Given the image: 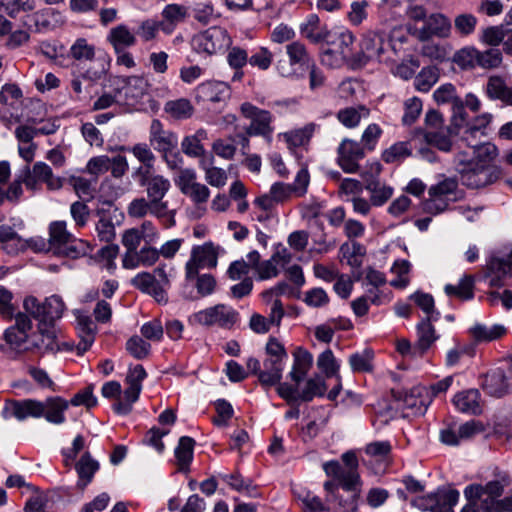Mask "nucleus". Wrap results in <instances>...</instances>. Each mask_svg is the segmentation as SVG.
<instances>
[{"mask_svg": "<svg viewBox=\"0 0 512 512\" xmlns=\"http://www.w3.org/2000/svg\"><path fill=\"white\" fill-rule=\"evenodd\" d=\"M131 283L140 291L153 296L158 303L167 302V294L158 285L156 275H152L149 272H141L131 280Z\"/></svg>", "mask_w": 512, "mask_h": 512, "instance_id": "nucleus-28", "label": "nucleus"}, {"mask_svg": "<svg viewBox=\"0 0 512 512\" xmlns=\"http://www.w3.org/2000/svg\"><path fill=\"white\" fill-rule=\"evenodd\" d=\"M208 138L207 131L205 129H198L195 134L185 136L181 142L182 152L193 158H198L204 155L205 148L202 141Z\"/></svg>", "mask_w": 512, "mask_h": 512, "instance_id": "nucleus-39", "label": "nucleus"}, {"mask_svg": "<svg viewBox=\"0 0 512 512\" xmlns=\"http://www.w3.org/2000/svg\"><path fill=\"white\" fill-rule=\"evenodd\" d=\"M38 182H44L48 189L58 190L63 186V180L53 175L52 169L44 162H36L32 169H24L23 183L28 189H37Z\"/></svg>", "mask_w": 512, "mask_h": 512, "instance_id": "nucleus-16", "label": "nucleus"}, {"mask_svg": "<svg viewBox=\"0 0 512 512\" xmlns=\"http://www.w3.org/2000/svg\"><path fill=\"white\" fill-rule=\"evenodd\" d=\"M42 401L35 399L10 400L5 409L18 420H24L27 417L40 418L43 416Z\"/></svg>", "mask_w": 512, "mask_h": 512, "instance_id": "nucleus-27", "label": "nucleus"}, {"mask_svg": "<svg viewBox=\"0 0 512 512\" xmlns=\"http://www.w3.org/2000/svg\"><path fill=\"white\" fill-rule=\"evenodd\" d=\"M315 123H309L300 129H296L283 134L289 148L306 145L316 130Z\"/></svg>", "mask_w": 512, "mask_h": 512, "instance_id": "nucleus-50", "label": "nucleus"}, {"mask_svg": "<svg viewBox=\"0 0 512 512\" xmlns=\"http://www.w3.org/2000/svg\"><path fill=\"white\" fill-rule=\"evenodd\" d=\"M412 155V147L408 141L396 142L382 152L385 163H400Z\"/></svg>", "mask_w": 512, "mask_h": 512, "instance_id": "nucleus-44", "label": "nucleus"}, {"mask_svg": "<svg viewBox=\"0 0 512 512\" xmlns=\"http://www.w3.org/2000/svg\"><path fill=\"white\" fill-rule=\"evenodd\" d=\"M229 97V87L220 81H207L195 89V98L198 102H224Z\"/></svg>", "mask_w": 512, "mask_h": 512, "instance_id": "nucleus-26", "label": "nucleus"}, {"mask_svg": "<svg viewBox=\"0 0 512 512\" xmlns=\"http://www.w3.org/2000/svg\"><path fill=\"white\" fill-rule=\"evenodd\" d=\"M31 348L41 354L56 353L62 348L71 349L68 343L59 344L54 325L39 323L37 331L30 338Z\"/></svg>", "mask_w": 512, "mask_h": 512, "instance_id": "nucleus-18", "label": "nucleus"}, {"mask_svg": "<svg viewBox=\"0 0 512 512\" xmlns=\"http://www.w3.org/2000/svg\"><path fill=\"white\" fill-rule=\"evenodd\" d=\"M511 483L508 475H502L499 479L489 481L485 485L472 484L465 488L464 495L467 499H479L483 512H512V493L503 499L504 488Z\"/></svg>", "mask_w": 512, "mask_h": 512, "instance_id": "nucleus-1", "label": "nucleus"}, {"mask_svg": "<svg viewBox=\"0 0 512 512\" xmlns=\"http://www.w3.org/2000/svg\"><path fill=\"white\" fill-rule=\"evenodd\" d=\"M386 45L389 43L384 33L367 32L362 37L360 51L354 55L353 61L358 65H365L371 60L381 61Z\"/></svg>", "mask_w": 512, "mask_h": 512, "instance_id": "nucleus-14", "label": "nucleus"}, {"mask_svg": "<svg viewBox=\"0 0 512 512\" xmlns=\"http://www.w3.org/2000/svg\"><path fill=\"white\" fill-rule=\"evenodd\" d=\"M324 488L329 494L327 501L335 512H356L360 486L338 487L335 482L327 481Z\"/></svg>", "mask_w": 512, "mask_h": 512, "instance_id": "nucleus-11", "label": "nucleus"}, {"mask_svg": "<svg viewBox=\"0 0 512 512\" xmlns=\"http://www.w3.org/2000/svg\"><path fill=\"white\" fill-rule=\"evenodd\" d=\"M454 135H458V133L448 125L434 131L426 132L420 137L423 138V141L427 145L433 146L442 152H450L453 146L451 137Z\"/></svg>", "mask_w": 512, "mask_h": 512, "instance_id": "nucleus-29", "label": "nucleus"}, {"mask_svg": "<svg viewBox=\"0 0 512 512\" xmlns=\"http://www.w3.org/2000/svg\"><path fill=\"white\" fill-rule=\"evenodd\" d=\"M128 151L142 164L133 171L132 177L154 169L156 156L147 143H137Z\"/></svg>", "mask_w": 512, "mask_h": 512, "instance_id": "nucleus-37", "label": "nucleus"}, {"mask_svg": "<svg viewBox=\"0 0 512 512\" xmlns=\"http://www.w3.org/2000/svg\"><path fill=\"white\" fill-rule=\"evenodd\" d=\"M458 181L455 178H445L429 188V198L424 203L425 211L438 214L445 211L451 195H455Z\"/></svg>", "mask_w": 512, "mask_h": 512, "instance_id": "nucleus-13", "label": "nucleus"}, {"mask_svg": "<svg viewBox=\"0 0 512 512\" xmlns=\"http://www.w3.org/2000/svg\"><path fill=\"white\" fill-rule=\"evenodd\" d=\"M472 150V157L468 160H474V164H481L484 167H491L490 162L495 158L497 154V148L495 145L489 142H480L477 146L470 148Z\"/></svg>", "mask_w": 512, "mask_h": 512, "instance_id": "nucleus-51", "label": "nucleus"}, {"mask_svg": "<svg viewBox=\"0 0 512 512\" xmlns=\"http://www.w3.org/2000/svg\"><path fill=\"white\" fill-rule=\"evenodd\" d=\"M73 235L67 230L65 221H55L49 226V243L56 249H60L72 239Z\"/></svg>", "mask_w": 512, "mask_h": 512, "instance_id": "nucleus-53", "label": "nucleus"}, {"mask_svg": "<svg viewBox=\"0 0 512 512\" xmlns=\"http://www.w3.org/2000/svg\"><path fill=\"white\" fill-rule=\"evenodd\" d=\"M325 41L328 47L321 53V62L323 65L330 68H338L348 60L353 61L355 54L352 52V46L355 38L350 31L345 30L330 34V37Z\"/></svg>", "mask_w": 512, "mask_h": 512, "instance_id": "nucleus-3", "label": "nucleus"}, {"mask_svg": "<svg viewBox=\"0 0 512 512\" xmlns=\"http://www.w3.org/2000/svg\"><path fill=\"white\" fill-rule=\"evenodd\" d=\"M326 389L325 381L321 377L310 378L307 380L298 398L302 401L309 402L316 396H323Z\"/></svg>", "mask_w": 512, "mask_h": 512, "instance_id": "nucleus-56", "label": "nucleus"}, {"mask_svg": "<svg viewBox=\"0 0 512 512\" xmlns=\"http://www.w3.org/2000/svg\"><path fill=\"white\" fill-rule=\"evenodd\" d=\"M43 416L45 419L53 424H62L65 422L64 412L69 407V402L62 397L55 396L49 397L42 402Z\"/></svg>", "mask_w": 512, "mask_h": 512, "instance_id": "nucleus-34", "label": "nucleus"}, {"mask_svg": "<svg viewBox=\"0 0 512 512\" xmlns=\"http://www.w3.org/2000/svg\"><path fill=\"white\" fill-rule=\"evenodd\" d=\"M506 331V328L500 324H495L492 326L476 324L470 330L473 338L477 342H490L497 340L505 335Z\"/></svg>", "mask_w": 512, "mask_h": 512, "instance_id": "nucleus-46", "label": "nucleus"}, {"mask_svg": "<svg viewBox=\"0 0 512 512\" xmlns=\"http://www.w3.org/2000/svg\"><path fill=\"white\" fill-rule=\"evenodd\" d=\"M164 111L175 120H184L193 115L194 107L188 99L179 98L166 102Z\"/></svg>", "mask_w": 512, "mask_h": 512, "instance_id": "nucleus-45", "label": "nucleus"}, {"mask_svg": "<svg viewBox=\"0 0 512 512\" xmlns=\"http://www.w3.org/2000/svg\"><path fill=\"white\" fill-rule=\"evenodd\" d=\"M465 108L466 107L462 98H460L455 102V104L451 106L452 116L449 126H451L452 129H454L458 134L460 133V130L464 128V126L469 124L468 114Z\"/></svg>", "mask_w": 512, "mask_h": 512, "instance_id": "nucleus-62", "label": "nucleus"}, {"mask_svg": "<svg viewBox=\"0 0 512 512\" xmlns=\"http://www.w3.org/2000/svg\"><path fill=\"white\" fill-rule=\"evenodd\" d=\"M300 33L312 43H319L330 37L326 26L321 25L316 14H310L305 22L300 25Z\"/></svg>", "mask_w": 512, "mask_h": 512, "instance_id": "nucleus-32", "label": "nucleus"}, {"mask_svg": "<svg viewBox=\"0 0 512 512\" xmlns=\"http://www.w3.org/2000/svg\"><path fill=\"white\" fill-rule=\"evenodd\" d=\"M510 87L507 86L506 81L499 75H492L488 78L485 93L491 100H500L506 102Z\"/></svg>", "mask_w": 512, "mask_h": 512, "instance_id": "nucleus-49", "label": "nucleus"}, {"mask_svg": "<svg viewBox=\"0 0 512 512\" xmlns=\"http://www.w3.org/2000/svg\"><path fill=\"white\" fill-rule=\"evenodd\" d=\"M284 362L266 358L263 361V369L260 373V384L265 387L274 386L282 379Z\"/></svg>", "mask_w": 512, "mask_h": 512, "instance_id": "nucleus-38", "label": "nucleus"}, {"mask_svg": "<svg viewBox=\"0 0 512 512\" xmlns=\"http://www.w3.org/2000/svg\"><path fill=\"white\" fill-rule=\"evenodd\" d=\"M194 317L201 325L231 327L237 321L238 313L229 306L218 304L214 307L199 311Z\"/></svg>", "mask_w": 512, "mask_h": 512, "instance_id": "nucleus-19", "label": "nucleus"}, {"mask_svg": "<svg viewBox=\"0 0 512 512\" xmlns=\"http://www.w3.org/2000/svg\"><path fill=\"white\" fill-rule=\"evenodd\" d=\"M126 350L136 359L148 357L151 345L138 335H134L126 342Z\"/></svg>", "mask_w": 512, "mask_h": 512, "instance_id": "nucleus-61", "label": "nucleus"}, {"mask_svg": "<svg viewBox=\"0 0 512 512\" xmlns=\"http://www.w3.org/2000/svg\"><path fill=\"white\" fill-rule=\"evenodd\" d=\"M196 178L193 169H185L181 170L175 182L179 190L196 205L200 211L198 216H201L210 197V190L206 185L197 182Z\"/></svg>", "mask_w": 512, "mask_h": 512, "instance_id": "nucleus-9", "label": "nucleus"}, {"mask_svg": "<svg viewBox=\"0 0 512 512\" xmlns=\"http://www.w3.org/2000/svg\"><path fill=\"white\" fill-rule=\"evenodd\" d=\"M149 141L161 156L176 150L178 145L177 135L170 130L164 129L163 124L158 119H154L151 122Z\"/></svg>", "mask_w": 512, "mask_h": 512, "instance_id": "nucleus-22", "label": "nucleus"}, {"mask_svg": "<svg viewBox=\"0 0 512 512\" xmlns=\"http://www.w3.org/2000/svg\"><path fill=\"white\" fill-rule=\"evenodd\" d=\"M69 54L77 61H91L95 57V47L85 38H78L70 47Z\"/></svg>", "mask_w": 512, "mask_h": 512, "instance_id": "nucleus-58", "label": "nucleus"}, {"mask_svg": "<svg viewBox=\"0 0 512 512\" xmlns=\"http://www.w3.org/2000/svg\"><path fill=\"white\" fill-rule=\"evenodd\" d=\"M467 156L466 152H459L456 156L457 171L464 186L479 189L497 180L498 173L495 168L474 164V160H468Z\"/></svg>", "mask_w": 512, "mask_h": 512, "instance_id": "nucleus-2", "label": "nucleus"}, {"mask_svg": "<svg viewBox=\"0 0 512 512\" xmlns=\"http://www.w3.org/2000/svg\"><path fill=\"white\" fill-rule=\"evenodd\" d=\"M369 115V109L365 106L348 107L341 109L337 113L338 120L348 128L356 127L362 118H367Z\"/></svg>", "mask_w": 512, "mask_h": 512, "instance_id": "nucleus-52", "label": "nucleus"}, {"mask_svg": "<svg viewBox=\"0 0 512 512\" xmlns=\"http://www.w3.org/2000/svg\"><path fill=\"white\" fill-rule=\"evenodd\" d=\"M13 318L15 324L5 330L4 339L11 348L17 349L27 342L32 322L29 316L22 312H17Z\"/></svg>", "mask_w": 512, "mask_h": 512, "instance_id": "nucleus-24", "label": "nucleus"}, {"mask_svg": "<svg viewBox=\"0 0 512 512\" xmlns=\"http://www.w3.org/2000/svg\"><path fill=\"white\" fill-rule=\"evenodd\" d=\"M511 386L506 372L501 368L488 371L482 380V389L490 396L500 398L504 396Z\"/></svg>", "mask_w": 512, "mask_h": 512, "instance_id": "nucleus-25", "label": "nucleus"}, {"mask_svg": "<svg viewBox=\"0 0 512 512\" xmlns=\"http://www.w3.org/2000/svg\"><path fill=\"white\" fill-rule=\"evenodd\" d=\"M436 500L430 512H454L453 507L459 499V492L455 489L439 488L433 493Z\"/></svg>", "mask_w": 512, "mask_h": 512, "instance_id": "nucleus-41", "label": "nucleus"}, {"mask_svg": "<svg viewBox=\"0 0 512 512\" xmlns=\"http://www.w3.org/2000/svg\"><path fill=\"white\" fill-rule=\"evenodd\" d=\"M480 400L481 395L479 391L477 389H469L456 394L453 398V403L459 411L477 415L482 411Z\"/></svg>", "mask_w": 512, "mask_h": 512, "instance_id": "nucleus-31", "label": "nucleus"}, {"mask_svg": "<svg viewBox=\"0 0 512 512\" xmlns=\"http://www.w3.org/2000/svg\"><path fill=\"white\" fill-rule=\"evenodd\" d=\"M503 60L502 52L498 48H488L484 51L478 50V66L483 69H496Z\"/></svg>", "mask_w": 512, "mask_h": 512, "instance_id": "nucleus-59", "label": "nucleus"}, {"mask_svg": "<svg viewBox=\"0 0 512 512\" xmlns=\"http://www.w3.org/2000/svg\"><path fill=\"white\" fill-rule=\"evenodd\" d=\"M240 112L244 118L250 120V124L246 127L249 135L262 136L268 142L271 141L274 128L273 115L270 111L260 109L250 102H244L240 105Z\"/></svg>", "mask_w": 512, "mask_h": 512, "instance_id": "nucleus-8", "label": "nucleus"}, {"mask_svg": "<svg viewBox=\"0 0 512 512\" xmlns=\"http://www.w3.org/2000/svg\"><path fill=\"white\" fill-rule=\"evenodd\" d=\"M77 323L81 337V341L77 345V350L79 354H82L92 345L96 326L92 319L87 315H79L77 317Z\"/></svg>", "mask_w": 512, "mask_h": 512, "instance_id": "nucleus-42", "label": "nucleus"}, {"mask_svg": "<svg viewBox=\"0 0 512 512\" xmlns=\"http://www.w3.org/2000/svg\"><path fill=\"white\" fill-rule=\"evenodd\" d=\"M509 25H499L488 27L483 30L481 40L496 48L500 43H503L505 36H507V30Z\"/></svg>", "mask_w": 512, "mask_h": 512, "instance_id": "nucleus-63", "label": "nucleus"}, {"mask_svg": "<svg viewBox=\"0 0 512 512\" xmlns=\"http://www.w3.org/2000/svg\"><path fill=\"white\" fill-rule=\"evenodd\" d=\"M163 20L162 30L166 33H171L177 24L183 22L188 16V9L181 4H168L161 12Z\"/></svg>", "mask_w": 512, "mask_h": 512, "instance_id": "nucleus-35", "label": "nucleus"}, {"mask_svg": "<svg viewBox=\"0 0 512 512\" xmlns=\"http://www.w3.org/2000/svg\"><path fill=\"white\" fill-rule=\"evenodd\" d=\"M453 61L462 69H473L478 66V50L466 47L455 53Z\"/></svg>", "mask_w": 512, "mask_h": 512, "instance_id": "nucleus-60", "label": "nucleus"}, {"mask_svg": "<svg viewBox=\"0 0 512 512\" xmlns=\"http://www.w3.org/2000/svg\"><path fill=\"white\" fill-rule=\"evenodd\" d=\"M391 449V444L388 441L371 442L364 449L362 462L374 474H383L392 461Z\"/></svg>", "mask_w": 512, "mask_h": 512, "instance_id": "nucleus-12", "label": "nucleus"}, {"mask_svg": "<svg viewBox=\"0 0 512 512\" xmlns=\"http://www.w3.org/2000/svg\"><path fill=\"white\" fill-rule=\"evenodd\" d=\"M343 464L338 461H329L323 464L327 476L333 477L338 487L361 486L358 473V458L353 451L345 452L341 457Z\"/></svg>", "mask_w": 512, "mask_h": 512, "instance_id": "nucleus-4", "label": "nucleus"}, {"mask_svg": "<svg viewBox=\"0 0 512 512\" xmlns=\"http://www.w3.org/2000/svg\"><path fill=\"white\" fill-rule=\"evenodd\" d=\"M24 309L39 323L53 325L54 321L61 318L65 309L64 302L59 296L53 295L43 303L35 297L29 296L23 302Z\"/></svg>", "mask_w": 512, "mask_h": 512, "instance_id": "nucleus-7", "label": "nucleus"}, {"mask_svg": "<svg viewBox=\"0 0 512 512\" xmlns=\"http://www.w3.org/2000/svg\"><path fill=\"white\" fill-rule=\"evenodd\" d=\"M374 353L371 349L356 352L349 357V364L354 372H371Z\"/></svg>", "mask_w": 512, "mask_h": 512, "instance_id": "nucleus-55", "label": "nucleus"}, {"mask_svg": "<svg viewBox=\"0 0 512 512\" xmlns=\"http://www.w3.org/2000/svg\"><path fill=\"white\" fill-rule=\"evenodd\" d=\"M127 213L131 218L137 219L144 218L148 214L160 220L167 218L169 220L168 227L175 224V211L166 212L147 197H138L133 199L127 207Z\"/></svg>", "mask_w": 512, "mask_h": 512, "instance_id": "nucleus-21", "label": "nucleus"}, {"mask_svg": "<svg viewBox=\"0 0 512 512\" xmlns=\"http://www.w3.org/2000/svg\"><path fill=\"white\" fill-rule=\"evenodd\" d=\"M432 316H428L417 325V344L413 353L423 355L438 339L434 326L431 324Z\"/></svg>", "mask_w": 512, "mask_h": 512, "instance_id": "nucleus-33", "label": "nucleus"}, {"mask_svg": "<svg viewBox=\"0 0 512 512\" xmlns=\"http://www.w3.org/2000/svg\"><path fill=\"white\" fill-rule=\"evenodd\" d=\"M133 179L138 185L144 188L146 197L159 205L166 212H171L168 209V202L164 201L165 196L171 189V182L168 178L161 174L155 173L154 169L143 174L133 176Z\"/></svg>", "mask_w": 512, "mask_h": 512, "instance_id": "nucleus-6", "label": "nucleus"}, {"mask_svg": "<svg viewBox=\"0 0 512 512\" xmlns=\"http://www.w3.org/2000/svg\"><path fill=\"white\" fill-rule=\"evenodd\" d=\"M317 366L328 378L338 374L339 365L330 349L325 350L319 355Z\"/></svg>", "mask_w": 512, "mask_h": 512, "instance_id": "nucleus-64", "label": "nucleus"}, {"mask_svg": "<svg viewBox=\"0 0 512 512\" xmlns=\"http://www.w3.org/2000/svg\"><path fill=\"white\" fill-rule=\"evenodd\" d=\"M107 41L112 45L115 52H121L136 44V35L125 24H119L110 29Z\"/></svg>", "mask_w": 512, "mask_h": 512, "instance_id": "nucleus-30", "label": "nucleus"}, {"mask_svg": "<svg viewBox=\"0 0 512 512\" xmlns=\"http://www.w3.org/2000/svg\"><path fill=\"white\" fill-rule=\"evenodd\" d=\"M512 273V248L503 247L493 251L483 267V277L490 287L500 288L505 278Z\"/></svg>", "mask_w": 512, "mask_h": 512, "instance_id": "nucleus-5", "label": "nucleus"}, {"mask_svg": "<svg viewBox=\"0 0 512 512\" xmlns=\"http://www.w3.org/2000/svg\"><path fill=\"white\" fill-rule=\"evenodd\" d=\"M365 156L364 148L357 141L344 139L337 149V163L346 173L359 171V160Z\"/></svg>", "mask_w": 512, "mask_h": 512, "instance_id": "nucleus-20", "label": "nucleus"}, {"mask_svg": "<svg viewBox=\"0 0 512 512\" xmlns=\"http://www.w3.org/2000/svg\"><path fill=\"white\" fill-rule=\"evenodd\" d=\"M75 468L79 476L77 485L83 490L92 481L95 472L99 469V464L91 457L90 453L86 452L77 462Z\"/></svg>", "mask_w": 512, "mask_h": 512, "instance_id": "nucleus-40", "label": "nucleus"}, {"mask_svg": "<svg viewBox=\"0 0 512 512\" xmlns=\"http://www.w3.org/2000/svg\"><path fill=\"white\" fill-rule=\"evenodd\" d=\"M448 296H456L461 300H470L474 297V277L465 275L458 285L447 284L444 288Z\"/></svg>", "mask_w": 512, "mask_h": 512, "instance_id": "nucleus-47", "label": "nucleus"}, {"mask_svg": "<svg viewBox=\"0 0 512 512\" xmlns=\"http://www.w3.org/2000/svg\"><path fill=\"white\" fill-rule=\"evenodd\" d=\"M191 258H193L202 267L215 268L217 266L218 251L211 242L204 243L192 249Z\"/></svg>", "mask_w": 512, "mask_h": 512, "instance_id": "nucleus-43", "label": "nucleus"}, {"mask_svg": "<svg viewBox=\"0 0 512 512\" xmlns=\"http://www.w3.org/2000/svg\"><path fill=\"white\" fill-rule=\"evenodd\" d=\"M381 164L373 162L370 165V172H362L361 176L365 181V188L370 192V202L374 206H381L386 203L393 194V188L380 182L375 176L381 172Z\"/></svg>", "mask_w": 512, "mask_h": 512, "instance_id": "nucleus-17", "label": "nucleus"}, {"mask_svg": "<svg viewBox=\"0 0 512 512\" xmlns=\"http://www.w3.org/2000/svg\"><path fill=\"white\" fill-rule=\"evenodd\" d=\"M438 79V69L436 67H426L416 76L414 85L418 91L428 92Z\"/></svg>", "mask_w": 512, "mask_h": 512, "instance_id": "nucleus-57", "label": "nucleus"}, {"mask_svg": "<svg viewBox=\"0 0 512 512\" xmlns=\"http://www.w3.org/2000/svg\"><path fill=\"white\" fill-rule=\"evenodd\" d=\"M194 445L195 441L191 437L183 436L179 439L178 446L175 449V457L181 471L188 469L193 459Z\"/></svg>", "mask_w": 512, "mask_h": 512, "instance_id": "nucleus-48", "label": "nucleus"}, {"mask_svg": "<svg viewBox=\"0 0 512 512\" xmlns=\"http://www.w3.org/2000/svg\"><path fill=\"white\" fill-rule=\"evenodd\" d=\"M232 43L226 29L221 27H210L193 37L192 44L199 53L208 55L217 54L227 49Z\"/></svg>", "mask_w": 512, "mask_h": 512, "instance_id": "nucleus-10", "label": "nucleus"}, {"mask_svg": "<svg viewBox=\"0 0 512 512\" xmlns=\"http://www.w3.org/2000/svg\"><path fill=\"white\" fill-rule=\"evenodd\" d=\"M408 31L419 41H428L434 36L447 38L451 33V22L445 15L433 13L428 16L422 28L409 27Z\"/></svg>", "mask_w": 512, "mask_h": 512, "instance_id": "nucleus-15", "label": "nucleus"}, {"mask_svg": "<svg viewBox=\"0 0 512 512\" xmlns=\"http://www.w3.org/2000/svg\"><path fill=\"white\" fill-rule=\"evenodd\" d=\"M286 53L289 57V64L286 61H278L277 69L284 77L293 74L292 66L299 64L308 67L314 60L310 57L305 45L299 41H294L286 46Z\"/></svg>", "mask_w": 512, "mask_h": 512, "instance_id": "nucleus-23", "label": "nucleus"}, {"mask_svg": "<svg viewBox=\"0 0 512 512\" xmlns=\"http://www.w3.org/2000/svg\"><path fill=\"white\" fill-rule=\"evenodd\" d=\"M294 364L290 377L297 384L307 375L313 364L312 354L302 347H297L293 352Z\"/></svg>", "mask_w": 512, "mask_h": 512, "instance_id": "nucleus-36", "label": "nucleus"}, {"mask_svg": "<svg viewBox=\"0 0 512 512\" xmlns=\"http://www.w3.org/2000/svg\"><path fill=\"white\" fill-rule=\"evenodd\" d=\"M92 251L89 243L76 239L74 236L57 250L58 254L64 255L71 259H77L89 254Z\"/></svg>", "mask_w": 512, "mask_h": 512, "instance_id": "nucleus-54", "label": "nucleus"}]
</instances>
